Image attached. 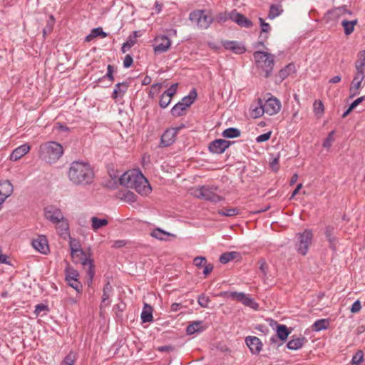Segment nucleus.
<instances>
[{"label":"nucleus","mask_w":365,"mask_h":365,"mask_svg":"<svg viewBox=\"0 0 365 365\" xmlns=\"http://www.w3.org/2000/svg\"><path fill=\"white\" fill-rule=\"evenodd\" d=\"M289 334L290 331L288 330V328L286 325L279 324L277 327V336L281 340H286Z\"/></svg>","instance_id":"obj_32"},{"label":"nucleus","mask_w":365,"mask_h":365,"mask_svg":"<svg viewBox=\"0 0 365 365\" xmlns=\"http://www.w3.org/2000/svg\"><path fill=\"white\" fill-rule=\"evenodd\" d=\"M316 115H322L324 113V105L321 101H315L313 105Z\"/></svg>","instance_id":"obj_49"},{"label":"nucleus","mask_w":365,"mask_h":365,"mask_svg":"<svg viewBox=\"0 0 365 365\" xmlns=\"http://www.w3.org/2000/svg\"><path fill=\"white\" fill-rule=\"evenodd\" d=\"M92 36L96 37L101 36L102 38H106L108 35L106 32H104L101 27L95 28L91 30Z\"/></svg>","instance_id":"obj_52"},{"label":"nucleus","mask_w":365,"mask_h":365,"mask_svg":"<svg viewBox=\"0 0 365 365\" xmlns=\"http://www.w3.org/2000/svg\"><path fill=\"white\" fill-rule=\"evenodd\" d=\"M364 78L365 73H358L356 71L349 88L350 98H354L359 94V90L363 87L362 82Z\"/></svg>","instance_id":"obj_11"},{"label":"nucleus","mask_w":365,"mask_h":365,"mask_svg":"<svg viewBox=\"0 0 365 365\" xmlns=\"http://www.w3.org/2000/svg\"><path fill=\"white\" fill-rule=\"evenodd\" d=\"M92 230L96 231L100 228L106 226L108 224L107 219H100L97 217H92L91 219Z\"/></svg>","instance_id":"obj_27"},{"label":"nucleus","mask_w":365,"mask_h":365,"mask_svg":"<svg viewBox=\"0 0 365 365\" xmlns=\"http://www.w3.org/2000/svg\"><path fill=\"white\" fill-rule=\"evenodd\" d=\"M241 294H242V292H221L220 294V296L223 297L225 298H231L232 299H235V300L238 301Z\"/></svg>","instance_id":"obj_47"},{"label":"nucleus","mask_w":365,"mask_h":365,"mask_svg":"<svg viewBox=\"0 0 365 365\" xmlns=\"http://www.w3.org/2000/svg\"><path fill=\"white\" fill-rule=\"evenodd\" d=\"M215 19L218 23L225 22L230 19V13H220L216 16Z\"/></svg>","instance_id":"obj_54"},{"label":"nucleus","mask_w":365,"mask_h":365,"mask_svg":"<svg viewBox=\"0 0 365 365\" xmlns=\"http://www.w3.org/2000/svg\"><path fill=\"white\" fill-rule=\"evenodd\" d=\"M179 128H171L167 129L161 136L160 144L163 147H168L172 145L175 140V136Z\"/></svg>","instance_id":"obj_14"},{"label":"nucleus","mask_w":365,"mask_h":365,"mask_svg":"<svg viewBox=\"0 0 365 365\" xmlns=\"http://www.w3.org/2000/svg\"><path fill=\"white\" fill-rule=\"evenodd\" d=\"M244 305L249 307L255 310H257L259 307L258 304L251 297L247 301V302Z\"/></svg>","instance_id":"obj_62"},{"label":"nucleus","mask_w":365,"mask_h":365,"mask_svg":"<svg viewBox=\"0 0 365 365\" xmlns=\"http://www.w3.org/2000/svg\"><path fill=\"white\" fill-rule=\"evenodd\" d=\"M346 13L351 14V12L346 9L345 6H341L329 10L325 14V19L327 21H336L340 18V16L344 15Z\"/></svg>","instance_id":"obj_17"},{"label":"nucleus","mask_w":365,"mask_h":365,"mask_svg":"<svg viewBox=\"0 0 365 365\" xmlns=\"http://www.w3.org/2000/svg\"><path fill=\"white\" fill-rule=\"evenodd\" d=\"M67 284L73 288L78 293H81L82 291V284L79 281V278L73 279L66 280Z\"/></svg>","instance_id":"obj_42"},{"label":"nucleus","mask_w":365,"mask_h":365,"mask_svg":"<svg viewBox=\"0 0 365 365\" xmlns=\"http://www.w3.org/2000/svg\"><path fill=\"white\" fill-rule=\"evenodd\" d=\"M201 322H195L192 324L188 325L186 329L187 334H193L194 333L199 331L200 329Z\"/></svg>","instance_id":"obj_44"},{"label":"nucleus","mask_w":365,"mask_h":365,"mask_svg":"<svg viewBox=\"0 0 365 365\" xmlns=\"http://www.w3.org/2000/svg\"><path fill=\"white\" fill-rule=\"evenodd\" d=\"M259 21L262 32L259 35L261 41L258 42V44L264 46V41L268 38V33L271 31V26L268 23H266L262 18H259Z\"/></svg>","instance_id":"obj_21"},{"label":"nucleus","mask_w":365,"mask_h":365,"mask_svg":"<svg viewBox=\"0 0 365 365\" xmlns=\"http://www.w3.org/2000/svg\"><path fill=\"white\" fill-rule=\"evenodd\" d=\"M257 67L262 69L264 76L268 78L273 70L274 56L265 51H257L254 53Z\"/></svg>","instance_id":"obj_6"},{"label":"nucleus","mask_w":365,"mask_h":365,"mask_svg":"<svg viewBox=\"0 0 365 365\" xmlns=\"http://www.w3.org/2000/svg\"><path fill=\"white\" fill-rule=\"evenodd\" d=\"M361 302H359V300H356L351 305L350 311L351 313H356V312H359L361 310Z\"/></svg>","instance_id":"obj_61"},{"label":"nucleus","mask_w":365,"mask_h":365,"mask_svg":"<svg viewBox=\"0 0 365 365\" xmlns=\"http://www.w3.org/2000/svg\"><path fill=\"white\" fill-rule=\"evenodd\" d=\"M224 48L235 53L241 54L245 52V47L240 43L235 41H225L222 42Z\"/></svg>","instance_id":"obj_19"},{"label":"nucleus","mask_w":365,"mask_h":365,"mask_svg":"<svg viewBox=\"0 0 365 365\" xmlns=\"http://www.w3.org/2000/svg\"><path fill=\"white\" fill-rule=\"evenodd\" d=\"M48 307L43 304H38L36 307H35V314L38 316L41 314V313L42 312H44V311H48Z\"/></svg>","instance_id":"obj_60"},{"label":"nucleus","mask_w":365,"mask_h":365,"mask_svg":"<svg viewBox=\"0 0 365 365\" xmlns=\"http://www.w3.org/2000/svg\"><path fill=\"white\" fill-rule=\"evenodd\" d=\"M32 246L43 255L47 254L49 251L48 240L43 235H40L36 239L33 240Z\"/></svg>","instance_id":"obj_18"},{"label":"nucleus","mask_w":365,"mask_h":365,"mask_svg":"<svg viewBox=\"0 0 365 365\" xmlns=\"http://www.w3.org/2000/svg\"><path fill=\"white\" fill-rule=\"evenodd\" d=\"M194 264L197 267L205 266L207 264V260L204 257H196L194 259Z\"/></svg>","instance_id":"obj_59"},{"label":"nucleus","mask_w":365,"mask_h":365,"mask_svg":"<svg viewBox=\"0 0 365 365\" xmlns=\"http://www.w3.org/2000/svg\"><path fill=\"white\" fill-rule=\"evenodd\" d=\"M329 325V320L328 319H322L317 320L312 325L313 330L319 331L327 329Z\"/></svg>","instance_id":"obj_29"},{"label":"nucleus","mask_w":365,"mask_h":365,"mask_svg":"<svg viewBox=\"0 0 365 365\" xmlns=\"http://www.w3.org/2000/svg\"><path fill=\"white\" fill-rule=\"evenodd\" d=\"M221 216L233 217L240 213L239 209L237 207L223 208L217 211Z\"/></svg>","instance_id":"obj_36"},{"label":"nucleus","mask_w":365,"mask_h":365,"mask_svg":"<svg viewBox=\"0 0 365 365\" xmlns=\"http://www.w3.org/2000/svg\"><path fill=\"white\" fill-rule=\"evenodd\" d=\"M231 143L224 139H217L209 144V150L211 153L221 154L230 147Z\"/></svg>","instance_id":"obj_13"},{"label":"nucleus","mask_w":365,"mask_h":365,"mask_svg":"<svg viewBox=\"0 0 365 365\" xmlns=\"http://www.w3.org/2000/svg\"><path fill=\"white\" fill-rule=\"evenodd\" d=\"M113 72H114V67L112 65H108L107 66V73L106 74V76H103V78H108V80L112 82L114 79V77H113Z\"/></svg>","instance_id":"obj_57"},{"label":"nucleus","mask_w":365,"mask_h":365,"mask_svg":"<svg viewBox=\"0 0 365 365\" xmlns=\"http://www.w3.org/2000/svg\"><path fill=\"white\" fill-rule=\"evenodd\" d=\"M79 278L78 272L71 266H68L65 269V279H73Z\"/></svg>","instance_id":"obj_38"},{"label":"nucleus","mask_w":365,"mask_h":365,"mask_svg":"<svg viewBox=\"0 0 365 365\" xmlns=\"http://www.w3.org/2000/svg\"><path fill=\"white\" fill-rule=\"evenodd\" d=\"M70 247L71 250V255L74 257H81V251H83L81 248L78 242H75L71 241L70 242Z\"/></svg>","instance_id":"obj_43"},{"label":"nucleus","mask_w":365,"mask_h":365,"mask_svg":"<svg viewBox=\"0 0 365 365\" xmlns=\"http://www.w3.org/2000/svg\"><path fill=\"white\" fill-rule=\"evenodd\" d=\"M67 175L69 181L76 185H90L94 178V172L90 164L83 160L72 162Z\"/></svg>","instance_id":"obj_1"},{"label":"nucleus","mask_w":365,"mask_h":365,"mask_svg":"<svg viewBox=\"0 0 365 365\" xmlns=\"http://www.w3.org/2000/svg\"><path fill=\"white\" fill-rule=\"evenodd\" d=\"M155 41L153 50L155 54L166 52L171 46L170 39L166 36H158L155 38Z\"/></svg>","instance_id":"obj_12"},{"label":"nucleus","mask_w":365,"mask_h":365,"mask_svg":"<svg viewBox=\"0 0 365 365\" xmlns=\"http://www.w3.org/2000/svg\"><path fill=\"white\" fill-rule=\"evenodd\" d=\"M151 236L154 238L163 240H165L164 236H174V235L170 234L166 231L163 230L160 228H155L151 232Z\"/></svg>","instance_id":"obj_39"},{"label":"nucleus","mask_w":365,"mask_h":365,"mask_svg":"<svg viewBox=\"0 0 365 365\" xmlns=\"http://www.w3.org/2000/svg\"><path fill=\"white\" fill-rule=\"evenodd\" d=\"M178 83L172 84L163 93L168 95L171 98L176 93L178 88Z\"/></svg>","instance_id":"obj_56"},{"label":"nucleus","mask_w":365,"mask_h":365,"mask_svg":"<svg viewBox=\"0 0 365 365\" xmlns=\"http://www.w3.org/2000/svg\"><path fill=\"white\" fill-rule=\"evenodd\" d=\"M239 255H240L237 252H227L222 254L219 260L222 264H226L230 261L235 259Z\"/></svg>","instance_id":"obj_34"},{"label":"nucleus","mask_w":365,"mask_h":365,"mask_svg":"<svg viewBox=\"0 0 365 365\" xmlns=\"http://www.w3.org/2000/svg\"><path fill=\"white\" fill-rule=\"evenodd\" d=\"M30 150V146L28 144H24L16 148L11 154L10 159L14 161L19 160Z\"/></svg>","instance_id":"obj_20"},{"label":"nucleus","mask_w":365,"mask_h":365,"mask_svg":"<svg viewBox=\"0 0 365 365\" xmlns=\"http://www.w3.org/2000/svg\"><path fill=\"white\" fill-rule=\"evenodd\" d=\"M80 262L88 275L87 283L91 286L95 275L94 262L93 259L87 255L84 251H81Z\"/></svg>","instance_id":"obj_10"},{"label":"nucleus","mask_w":365,"mask_h":365,"mask_svg":"<svg viewBox=\"0 0 365 365\" xmlns=\"http://www.w3.org/2000/svg\"><path fill=\"white\" fill-rule=\"evenodd\" d=\"M197 96V91L195 88L192 89L189 94L183 97L179 103L185 106L186 108H189L196 100Z\"/></svg>","instance_id":"obj_24"},{"label":"nucleus","mask_w":365,"mask_h":365,"mask_svg":"<svg viewBox=\"0 0 365 365\" xmlns=\"http://www.w3.org/2000/svg\"><path fill=\"white\" fill-rule=\"evenodd\" d=\"M119 182L121 185L135 190L141 195H148L151 191L148 180L140 172L135 170L123 173L119 178Z\"/></svg>","instance_id":"obj_2"},{"label":"nucleus","mask_w":365,"mask_h":365,"mask_svg":"<svg viewBox=\"0 0 365 365\" xmlns=\"http://www.w3.org/2000/svg\"><path fill=\"white\" fill-rule=\"evenodd\" d=\"M54 24L55 19L53 15H50L48 19L46 21V26L43 29V34L44 37L53 31Z\"/></svg>","instance_id":"obj_40"},{"label":"nucleus","mask_w":365,"mask_h":365,"mask_svg":"<svg viewBox=\"0 0 365 365\" xmlns=\"http://www.w3.org/2000/svg\"><path fill=\"white\" fill-rule=\"evenodd\" d=\"M294 71L295 66L293 63H289L284 68L281 69L279 72V77L280 78L281 81L285 79L292 73H294Z\"/></svg>","instance_id":"obj_30"},{"label":"nucleus","mask_w":365,"mask_h":365,"mask_svg":"<svg viewBox=\"0 0 365 365\" xmlns=\"http://www.w3.org/2000/svg\"><path fill=\"white\" fill-rule=\"evenodd\" d=\"M140 317L143 323L153 321V308L150 305L145 304Z\"/></svg>","instance_id":"obj_25"},{"label":"nucleus","mask_w":365,"mask_h":365,"mask_svg":"<svg viewBox=\"0 0 365 365\" xmlns=\"http://www.w3.org/2000/svg\"><path fill=\"white\" fill-rule=\"evenodd\" d=\"M306 341L304 337H292L287 344L289 349L297 350L300 349Z\"/></svg>","instance_id":"obj_26"},{"label":"nucleus","mask_w":365,"mask_h":365,"mask_svg":"<svg viewBox=\"0 0 365 365\" xmlns=\"http://www.w3.org/2000/svg\"><path fill=\"white\" fill-rule=\"evenodd\" d=\"M133 62V57L130 54H128L124 58L123 66L125 68H129L132 65Z\"/></svg>","instance_id":"obj_63"},{"label":"nucleus","mask_w":365,"mask_h":365,"mask_svg":"<svg viewBox=\"0 0 365 365\" xmlns=\"http://www.w3.org/2000/svg\"><path fill=\"white\" fill-rule=\"evenodd\" d=\"M45 217L56 225L57 232L60 236L66 238L69 235V225L68 220L64 217L61 209L49 205L44 208Z\"/></svg>","instance_id":"obj_3"},{"label":"nucleus","mask_w":365,"mask_h":365,"mask_svg":"<svg viewBox=\"0 0 365 365\" xmlns=\"http://www.w3.org/2000/svg\"><path fill=\"white\" fill-rule=\"evenodd\" d=\"M63 154V148L62 145L55 141L42 143L39 147V158L49 164L57 162Z\"/></svg>","instance_id":"obj_4"},{"label":"nucleus","mask_w":365,"mask_h":365,"mask_svg":"<svg viewBox=\"0 0 365 365\" xmlns=\"http://www.w3.org/2000/svg\"><path fill=\"white\" fill-rule=\"evenodd\" d=\"M230 19L242 27L251 28L252 26V23L250 19L236 11L230 12Z\"/></svg>","instance_id":"obj_15"},{"label":"nucleus","mask_w":365,"mask_h":365,"mask_svg":"<svg viewBox=\"0 0 365 365\" xmlns=\"http://www.w3.org/2000/svg\"><path fill=\"white\" fill-rule=\"evenodd\" d=\"M364 359V354L361 351H358L352 357L351 364L353 365H359L361 364Z\"/></svg>","instance_id":"obj_50"},{"label":"nucleus","mask_w":365,"mask_h":365,"mask_svg":"<svg viewBox=\"0 0 365 365\" xmlns=\"http://www.w3.org/2000/svg\"><path fill=\"white\" fill-rule=\"evenodd\" d=\"M312 239L313 234L310 230H305L302 233L298 235V242L295 246L299 254L303 256L307 255Z\"/></svg>","instance_id":"obj_9"},{"label":"nucleus","mask_w":365,"mask_h":365,"mask_svg":"<svg viewBox=\"0 0 365 365\" xmlns=\"http://www.w3.org/2000/svg\"><path fill=\"white\" fill-rule=\"evenodd\" d=\"M280 108L281 103L277 98L272 96L264 102L259 99L256 106H252V115L255 118L262 116L264 113L273 115L277 114Z\"/></svg>","instance_id":"obj_5"},{"label":"nucleus","mask_w":365,"mask_h":365,"mask_svg":"<svg viewBox=\"0 0 365 365\" xmlns=\"http://www.w3.org/2000/svg\"><path fill=\"white\" fill-rule=\"evenodd\" d=\"M113 292V287L109 282H108L103 289V296H102V304L105 305H108L110 302H108L110 294Z\"/></svg>","instance_id":"obj_28"},{"label":"nucleus","mask_w":365,"mask_h":365,"mask_svg":"<svg viewBox=\"0 0 365 365\" xmlns=\"http://www.w3.org/2000/svg\"><path fill=\"white\" fill-rule=\"evenodd\" d=\"M189 19L200 29H207L214 20L213 17L205 10L192 11Z\"/></svg>","instance_id":"obj_8"},{"label":"nucleus","mask_w":365,"mask_h":365,"mask_svg":"<svg viewBox=\"0 0 365 365\" xmlns=\"http://www.w3.org/2000/svg\"><path fill=\"white\" fill-rule=\"evenodd\" d=\"M218 187L215 185H203L196 187L194 190V195L198 198L203 199L212 202H218L223 200L217 193Z\"/></svg>","instance_id":"obj_7"},{"label":"nucleus","mask_w":365,"mask_h":365,"mask_svg":"<svg viewBox=\"0 0 365 365\" xmlns=\"http://www.w3.org/2000/svg\"><path fill=\"white\" fill-rule=\"evenodd\" d=\"M271 134H272V133L269 131V132L263 133L262 135H259V136L257 137L256 141L257 143L265 142L270 138Z\"/></svg>","instance_id":"obj_58"},{"label":"nucleus","mask_w":365,"mask_h":365,"mask_svg":"<svg viewBox=\"0 0 365 365\" xmlns=\"http://www.w3.org/2000/svg\"><path fill=\"white\" fill-rule=\"evenodd\" d=\"M222 135L226 138H234L240 135V130L236 128H229L225 129Z\"/></svg>","instance_id":"obj_35"},{"label":"nucleus","mask_w":365,"mask_h":365,"mask_svg":"<svg viewBox=\"0 0 365 365\" xmlns=\"http://www.w3.org/2000/svg\"><path fill=\"white\" fill-rule=\"evenodd\" d=\"M356 71L364 73L365 68V51H361L357 55V60L355 62Z\"/></svg>","instance_id":"obj_23"},{"label":"nucleus","mask_w":365,"mask_h":365,"mask_svg":"<svg viewBox=\"0 0 365 365\" xmlns=\"http://www.w3.org/2000/svg\"><path fill=\"white\" fill-rule=\"evenodd\" d=\"M357 23L356 20L354 21H347V20H343L341 22V24L344 29V34L346 35H349L354 31V25H356Z\"/></svg>","instance_id":"obj_37"},{"label":"nucleus","mask_w":365,"mask_h":365,"mask_svg":"<svg viewBox=\"0 0 365 365\" xmlns=\"http://www.w3.org/2000/svg\"><path fill=\"white\" fill-rule=\"evenodd\" d=\"M365 99V96H361L359 98H358L357 99H356L355 101H354L350 106H351V109H354L359 104H360Z\"/></svg>","instance_id":"obj_64"},{"label":"nucleus","mask_w":365,"mask_h":365,"mask_svg":"<svg viewBox=\"0 0 365 365\" xmlns=\"http://www.w3.org/2000/svg\"><path fill=\"white\" fill-rule=\"evenodd\" d=\"M129 83L127 82L118 83L115 85L112 93V98L116 100L118 97H123L126 93Z\"/></svg>","instance_id":"obj_22"},{"label":"nucleus","mask_w":365,"mask_h":365,"mask_svg":"<svg viewBox=\"0 0 365 365\" xmlns=\"http://www.w3.org/2000/svg\"><path fill=\"white\" fill-rule=\"evenodd\" d=\"M187 108L182 105L180 103H176L171 109V114L173 116L177 118L183 115Z\"/></svg>","instance_id":"obj_31"},{"label":"nucleus","mask_w":365,"mask_h":365,"mask_svg":"<svg viewBox=\"0 0 365 365\" xmlns=\"http://www.w3.org/2000/svg\"><path fill=\"white\" fill-rule=\"evenodd\" d=\"M258 264H259V269H260L261 272L264 276H266L267 274V270H268V266L266 263V261L264 260V259L261 258L260 259H259Z\"/></svg>","instance_id":"obj_55"},{"label":"nucleus","mask_w":365,"mask_h":365,"mask_svg":"<svg viewBox=\"0 0 365 365\" xmlns=\"http://www.w3.org/2000/svg\"><path fill=\"white\" fill-rule=\"evenodd\" d=\"M282 12H283V9H282L281 5L272 4L270 6L268 18L269 19H274L276 17L279 16Z\"/></svg>","instance_id":"obj_33"},{"label":"nucleus","mask_w":365,"mask_h":365,"mask_svg":"<svg viewBox=\"0 0 365 365\" xmlns=\"http://www.w3.org/2000/svg\"><path fill=\"white\" fill-rule=\"evenodd\" d=\"M334 227L332 226H327L326 227L325 230V235L329 242H330V245L331 247H334V242H335V237L334 236Z\"/></svg>","instance_id":"obj_41"},{"label":"nucleus","mask_w":365,"mask_h":365,"mask_svg":"<svg viewBox=\"0 0 365 365\" xmlns=\"http://www.w3.org/2000/svg\"><path fill=\"white\" fill-rule=\"evenodd\" d=\"M136 43V40L134 38H132V36H130L128 40L124 43L121 47V51L122 53H125L128 51L130 49V48L135 45Z\"/></svg>","instance_id":"obj_46"},{"label":"nucleus","mask_w":365,"mask_h":365,"mask_svg":"<svg viewBox=\"0 0 365 365\" xmlns=\"http://www.w3.org/2000/svg\"><path fill=\"white\" fill-rule=\"evenodd\" d=\"M172 101V98L167 94L163 93L160 96L159 106L162 108H165L168 106Z\"/></svg>","instance_id":"obj_45"},{"label":"nucleus","mask_w":365,"mask_h":365,"mask_svg":"<svg viewBox=\"0 0 365 365\" xmlns=\"http://www.w3.org/2000/svg\"><path fill=\"white\" fill-rule=\"evenodd\" d=\"M198 304L204 308L208 307L210 298L204 294L200 295L197 299Z\"/></svg>","instance_id":"obj_51"},{"label":"nucleus","mask_w":365,"mask_h":365,"mask_svg":"<svg viewBox=\"0 0 365 365\" xmlns=\"http://www.w3.org/2000/svg\"><path fill=\"white\" fill-rule=\"evenodd\" d=\"M334 133V131L332 130L331 131L327 138L324 140V143H323V147L326 148H329L331 145V143L334 140L333 139V135Z\"/></svg>","instance_id":"obj_53"},{"label":"nucleus","mask_w":365,"mask_h":365,"mask_svg":"<svg viewBox=\"0 0 365 365\" xmlns=\"http://www.w3.org/2000/svg\"><path fill=\"white\" fill-rule=\"evenodd\" d=\"M74 362L75 355L73 352H69L61 361V365H74Z\"/></svg>","instance_id":"obj_48"},{"label":"nucleus","mask_w":365,"mask_h":365,"mask_svg":"<svg viewBox=\"0 0 365 365\" xmlns=\"http://www.w3.org/2000/svg\"><path fill=\"white\" fill-rule=\"evenodd\" d=\"M245 343L253 354H258L262 349V343L257 336H247L245 338Z\"/></svg>","instance_id":"obj_16"}]
</instances>
